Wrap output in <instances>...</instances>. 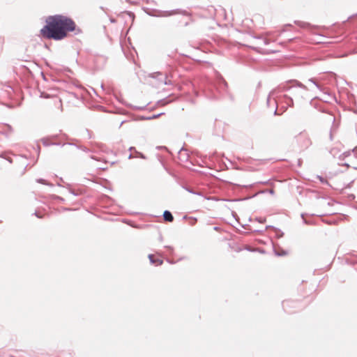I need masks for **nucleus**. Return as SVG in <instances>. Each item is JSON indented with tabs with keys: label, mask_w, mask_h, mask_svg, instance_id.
<instances>
[{
	"label": "nucleus",
	"mask_w": 357,
	"mask_h": 357,
	"mask_svg": "<svg viewBox=\"0 0 357 357\" xmlns=\"http://www.w3.org/2000/svg\"><path fill=\"white\" fill-rule=\"evenodd\" d=\"M46 24L40 29L41 36L47 39L61 40L65 38L68 32L73 31L76 25L70 17L55 15L47 17Z\"/></svg>",
	"instance_id": "1"
},
{
	"label": "nucleus",
	"mask_w": 357,
	"mask_h": 357,
	"mask_svg": "<svg viewBox=\"0 0 357 357\" xmlns=\"http://www.w3.org/2000/svg\"><path fill=\"white\" fill-rule=\"evenodd\" d=\"M38 182L40 183H42V184H45V185H52L51 184H50L48 182H47V181L44 180V179H38Z\"/></svg>",
	"instance_id": "4"
},
{
	"label": "nucleus",
	"mask_w": 357,
	"mask_h": 357,
	"mask_svg": "<svg viewBox=\"0 0 357 357\" xmlns=\"http://www.w3.org/2000/svg\"><path fill=\"white\" fill-rule=\"evenodd\" d=\"M163 218H164V220L167 222H172L174 220V217H173L172 214L168 211H165L164 212Z\"/></svg>",
	"instance_id": "3"
},
{
	"label": "nucleus",
	"mask_w": 357,
	"mask_h": 357,
	"mask_svg": "<svg viewBox=\"0 0 357 357\" xmlns=\"http://www.w3.org/2000/svg\"><path fill=\"white\" fill-rule=\"evenodd\" d=\"M149 259H150L151 263L155 266L162 265L163 263V261L162 259L159 258H155V256L153 255H149Z\"/></svg>",
	"instance_id": "2"
}]
</instances>
